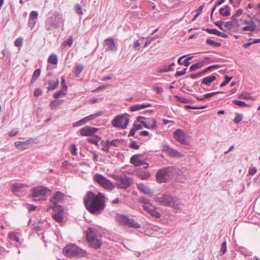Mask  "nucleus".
Segmentation results:
<instances>
[{"label": "nucleus", "mask_w": 260, "mask_h": 260, "mask_svg": "<svg viewBox=\"0 0 260 260\" xmlns=\"http://www.w3.org/2000/svg\"><path fill=\"white\" fill-rule=\"evenodd\" d=\"M126 225L135 229H139L141 227L140 224L136 222L133 219H128Z\"/></svg>", "instance_id": "31"}, {"label": "nucleus", "mask_w": 260, "mask_h": 260, "mask_svg": "<svg viewBox=\"0 0 260 260\" xmlns=\"http://www.w3.org/2000/svg\"><path fill=\"white\" fill-rule=\"evenodd\" d=\"M143 209L152 216L157 218L160 217V213L156 210L155 207L152 204H148V206H143Z\"/></svg>", "instance_id": "17"}, {"label": "nucleus", "mask_w": 260, "mask_h": 260, "mask_svg": "<svg viewBox=\"0 0 260 260\" xmlns=\"http://www.w3.org/2000/svg\"><path fill=\"white\" fill-rule=\"evenodd\" d=\"M131 111H136L141 110L139 104L133 105L129 107Z\"/></svg>", "instance_id": "58"}, {"label": "nucleus", "mask_w": 260, "mask_h": 260, "mask_svg": "<svg viewBox=\"0 0 260 260\" xmlns=\"http://www.w3.org/2000/svg\"><path fill=\"white\" fill-rule=\"evenodd\" d=\"M233 103L237 106L242 107L244 106H247L248 105L246 104L245 102L239 100H234L233 101Z\"/></svg>", "instance_id": "49"}, {"label": "nucleus", "mask_w": 260, "mask_h": 260, "mask_svg": "<svg viewBox=\"0 0 260 260\" xmlns=\"http://www.w3.org/2000/svg\"><path fill=\"white\" fill-rule=\"evenodd\" d=\"M129 147L134 149H138L140 146L135 141H132L129 144Z\"/></svg>", "instance_id": "56"}, {"label": "nucleus", "mask_w": 260, "mask_h": 260, "mask_svg": "<svg viewBox=\"0 0 260 260\" xmlns=\"http://www.w3.org/2000/svg\"><path fill=\"white\" fill-rule=\"evenodd\" d=\"M175 98L177 100V101L182 103H188V99L184 98H181L178 95H176Z\"/></svg>", "instance_id": "61"}, {"label": "nucleus", "mask_w": 260, "mask_h": 260, "mask_svg": "<svg viewBox=\"0 0 260 260\" xmlns=\"http://www.w3.org/2000/svg\"><path fill=\"white\" fill-rule=\"evenodd\" d=\"M203 64L202 62H199L192 64L189 68L190 71H193L198 69H200L202 67Z\"/></svg>", "instance_id": "39"}, {"label": "nucleus", "mask_w": 260, "mask_h": 260, "mask_svg": "<svg viewBox=\"0 0 260 260\" xmlns=\"http://www.w3.org/2000/svg\"><path fill=\"white\" fill-rule=\"evenodd\" d=\"M101 144H102V150H103L104 151L106 152H109V149H110V146H109V144H108V142L107 141H102L101 142Z\"/></svg>", "instance_id": "37"}, {"label": "nucleus", "mask_w": 260, "mask_h": 260, "mask_svg": "<svg viewBox=\"0 0 260 260\" xmlns=\"http://www.w3.org/2000/svg\"><path fill=\"white\" fill-rule=\"evenodd\" d=\"M169 168H165L157 171L156 174L157 181L159 183L165 182L171 177V172Z\"/></svg>", "instance_id": "11"}, {"label": "nucleus", "mask_w": 260, "mask_h": 260, "mask_svg": "<svg viewBox=\"0 0 260 260\" xmlns=\"http://www.w3.org/2000/svg\"><path fill=\"white\" fill-rule=\"evenodd\" d=\"M216 79V77L214 75L209 76L204 78L202 80L201 84H204L207 86H210L212 82Z\"/></svg>", "instance_id": "23"}, {"label": "nucleus", "mask_w": 260, "mask_h": 260, "mask_svg": "<svg viewBox=\"0 0 260 260\" xmlns=\"http://www.w3.org/2000/svg\"><path fill=\"white\" fill-rule=\"evenodd\" d=\"M141 203L144 204L143 206H148V204H152L149 202V201L146 198L142 197L140 199Z\"/></svg>", "instance_id": "62"}, {"label": "nucleus", "mask_w": 260, "mask_h": 260, "mask_svg": "<svg viewBox=\"0 0 260 260\" xmlns=\"http://www.w3.org/2000/svg\"><path fill=\"white\" fill-rule=\"evenodd\" d=\"M108 142V144H109L110 147L111 146H115L117 147L119 143V140L117 139L113 140L112 141L107 140Z\"/></svg>", "instance_id": "46"}, {"label": "nucleus", "mask_w": 260, "mask_h": 260, "mask_svg": "<svg viewBox=\"0 0 260 260\" xmlns=\"http://www.w3.org/2000/svg\"><path fill=\"white\" fill-rule=\"evenodd\" d=\"M113 178L116 181V185L120 189H126L131 186L132 180L124 174L113 175Z\"/></svg>", "instance_id": "8"}, {"label": "nucleus", "mask_w": 260, "mask_h": 260, "mask_svg": "<svg viewBox=\"0 0 260 260\" xmlns=\"http://www.w3.org/2000/svg\"><path fill=\"white\" fill-rule=\"evenodd\" d=\"M41 74V70L40 69H37L35 70V71L34 72L31 78L30 83L31 84H33L37 79L38 78V77L40 76Z\"/></svg>", "instance_id": "33"}, {"label": "nucleus", "mask_w": 260, "mask_h": 260, "mask_svg": "<svg viewBox=\"0 0 260 260\" xmlns=\"http://www.w3.org/2000/svg\"><path fill=\"white\" fill-rule=\"evenodd\" d=\"M172 149V148L170 147L169 145H164L162 146V150L164 152H165V153H166L167 154H168L169 155L170 152L171 151Z\"/></svg>", "instance_id": "53"}, {"label": "nucleus", "mask_w": 260, "mask_h": 260, "mask_svg": "<svg viewBox=\"0 0 260 260\" xmlns=\"http://www.w3.org/2000/svg\"><path fill=\"white\" fill-rule=\"evenodd\" d=\"M173 138L176 141L183 145H189L190 136L182 129H177L173 133Z\"/></svg>", "instance_id": "9"}, {"label": "nucleus", "mask_w": 260, "mask_h": 260, "mask_svg": "<svg viewBox=\"0 0 260 260\" xmlns=\"http://www.w3.org/2000/svg\"><path fill=\"white\" fill-rule=\"evenodd\" d=\"M55 212L52 214V217L56 221L60 223L63 219V211L61 206H51Z\"/></svg>", "instance_id": "12"}, {"label": "nucleus", "mask_w": 260, "mask_h": 260, "mask_svg": "<svg viewBox=\"0 0 260 260\" xmlns=\"http://www.w3.org/2000/svg\"><path fill=\"white\" fill-rule=\"evenodd\" d=\"M98 129L90 126H85L80 129V133L82 136H90L96 133Z\"/></svg>", "instance_id": "18"}, {"label": "nucleus", "mask_w": 260, "mask_h": 260, "mask_svg": "<svg viewBox=\"0 0 260 260\" xmlns=\"http://www.w3.org/2000/svg\"><path fill=\"white\" fill-rule=\"evenodd\" d=\"M206 43L210 46H212L216 48L221 46V44L220 43L215 42L214 41L209 39H207L206 40Z\"/></svg>", "instance_id": "36"}, {"label": "nucleus", "mask_w": 260, "mask_h": 260, "mask_svg": "<svg viewBox=\"0 0 260 260\" xmlns=\"http://www.w3.org/2000/svg\"><path fill=\"white\" fill-rule=\"evenodd\" d=\"M143 125L145 128L154 129L156 127V120L154 118H149L143 122Z\"/></svg>", "instance_id": "21"}, {"label": "nucleus", "mask_w": 260, "mask_h": 260, "mask_svg": "<svg viewBox=\"0 0 260 260\" xmlns=\"http://www.w3.org/2000/svg\"><path fill=\"white\" fill-rule=\"evenodd\" d=\"M150 177L149 172H145L143 174H139V177L142 180H146Z\"/></svg>", "instance_id": "59"}, {"label": "nucleus", "mask_w": 260, "mask_h": 260, "mask_svg": "<svg viewBox=\"0 0 260 260\" xmlns=\"http://www.w3.org/2000/svg\"><path fill=\"white\" fill-rule=\"evenodd\" d=\"M101 137L98 136H94L91 138H89L87 139V141L91 144H95L98 146V143L101 140Z\"/></svg>", "instance_id": "29"}, {"label": "nucleus", "mask_w": 260, "mask_h": 260, "mask_svg": "<svg viewBox=\"0 0 260 260\" xmlns=\"http://www.w3.org/2000/svg\"><path fill=\"white\" fill-rule=\"evenodd\" d=\"M48 86L47 89L49 90H53L57 88L59 84V79L58 78H54L53 80L49 81Z\"/></svg>", "instance_id": "22"}, {"label": "nucleus", "mask_w": 260, "mask_h": 260, "mask_svg": "<svg viewBox=\"0 0 260 260\" xmlns=\"http://www.w3.org/2000/svg\"><path fill=\"white\" fill-rule=\"evenodd\" d=\"M128 219L127 216L119 214L116 216L117 222L121 225H126Z\"/></svg>", "instance_id": "25"}, {"label": "nucleus", "mask_w": 260, "mask_h": 260, "mask_svg": "<svg viewBox=\"0 0 260 260\" xmlns=\"http://www.w3.org/2000/svg\"><path fill=\"white\" fill-rule=\"evenodd\" d=\"M203 30H205L209 34H213L218 36V35L220 34V31L216 29H210L209 28H203Z\"/></svg>", "instance_id": "41"}, {"label": "nucleus", "mask_w": 260, "mask_h": 260, "mask_svg": "<svg viewBox=\"0 0 260 260\" xmlns=\"http://www.w3.org/2000/svg\"><path fill=\"white\" fill-rule=\"evenodd\" d=\"M186 109H203L207 107V106H202L200 107L192 106L190 105H186L185 106Z\"/></svg>", "instance_id": "52"}, {"label": "nucleus", "mask_w": 260, "mask_h": 260, "mask_svg": "<svg viewBox=\"0 0 260 260\" xmlns=\"http://www.w3.org/2000/svg\"><path fill=\"white\" fill-rule=\"evenodd\" d=\"M219 93H223L222 91H216V92H209L207 93L204 94V98L206 99H210L214 95Z\"/></svg>", "instance_id": "51"}, {"label": "nucleus", "mask_w": 260, "mask_h": 260, "mask_svg": "<svg viewBox=\"0 0 260 260\" xmlns=\"http://www.w3.org/2000/svg\"><path fill=\"white\" fill-rule=\"evenodd\" d=\"M94 178L95 181L105 189L112 190L114 188L115 185L112 182L102 175L96 174L95 175Z\"/></svg>", "instance_id": "10"}, {"label": "nucleus", "mask_w": 260, "mask_h": 260, "mask_svg": "<svg viewBox=\"0 0 260 260\" xmlns=\"http://www.w3.org/2000/svg\"><path fill=\"white\" fill-rule=\"evenodd\" d=\"M23 39L22 37L16 39L14 42V45L16 47H21L22 46Z\"/></svg>", "instance_id": "47"}, {"label": "nucleus", "mask_w": 260, "mask_h": 260, "mask_svg": "<svg viewBox=\"0 0 260 260\" xmlns=\"http://www.w3.org/2000/svg\"><path fill=\"white\" fill-rule=\"evenodd\" d=\"M232 79V77H229V76L225 75V80L223 82H222L221 83V84L220 85V87H223V86L226 85V84H228L229 83V82Z\"/></svg>", "instance_id": "50"}, {"label": "nucleus", "mask_w": 260, "mask_h": 260, "mask_svg": "<svg viewBox=\"0 0 260 260\" xmlns=\"http://www.w3.org/2000/svg\"><path fill=\"white\" fill-rule=\"evenodd\" d=\"M9 238L17 242H19V237L15 234V233H10L9 234Z\"/></svg>", "instance_id": "55"}, {"label": "nucleus", "mask_w": 260, "mask_h": 260, "mask_svg": "<svg viewBox=\"0 0 260 260\" xmlns=\"http://www.w3.org/2000/svg\"><path fill=\"white\" fill-rule=\"evenodd\" d=\"M256 26L255 22L253 21H251L250 25L245 26L242 29L244 31H254L256 30Z\"/></svg>", "instance_id": "28"}, {"label": "nucleus", "mask_w": 260, "mask_h": 260, "mask_svg": "<svg viewBox=\"0 0 260 260\" xmlns=\"http://www.w3.org/2000/svg\"><path fill=\"white\" fill-rule=\"evenodd\" d=\"M230 7L228 5L225 6L223 8H221L219 9V13L221 15L224 16H228L230 15Z\"/></svg>", "instance_id": "26"}, {"label": "nucleus", "mask_w": 260, "mask_h": 260, "mask_svg": "<svg viewBox=\"0 0 260 260\" xmlns=\"http://www.w3.org/2000/svg\"><path fill=\"white\" fill-rule=\"evenodd\" d=\"M49 189L43 186H39L34 187L31 189V197L35 201H41L46 200Z\"/></svg>", "instance_id": "6"}, {"label": "nucleus", "mask_w": 260, "mask_h": 260, "mask_svg": "<svg viewBox=\"0 0 260 260\" xmlns=\"http://www.w3.org/2000/svg\"><path fill=\"white\" fill-rule=\"evenodd\" d=\"M105 48L106 51L114 52L117 50V46L114 42V39L108 38L104 41Z\"/></svg>", "instance_id": "15"}, {"label": "nucleus", "mask_w": 260, "mask_h": 260, "mask_svg": "<svg viewBox=\"0 0 260 260\" xmlns=\"http://www.w3.org/2000/svg\"><path fill=\"white\" fill-rule=\"evenodd\" d=\"M42 90L40 88H38L35 89L34 91V96L38 97L42 94Z\"/></svg>", "instance_id": "64"}, {"label": "nucleus", "mask_w": 260, "mask_h": 260, "mask_svg": "<svg viewBox=\"0 0 260 260\" xmlns=\"http://www.w3.org/2000/svg\"><path fill=\"white\" fill-rule=\"evenodd\" d=\"M67 93L65 91H63V90H59L57 92L54 93V98L58 99L61 96L66 95Z\"/></svg>", "instance_id": "44"}, {"label": "nucleus", "mask_w": 260, "mask_h": 260, "mask_svg": "<svg viewBox=\"0 0 260 260\" xmlns=\"http://www.w3.org/2000/svg\"><path fill=\"white\" fill-rule=\"evenodd\" d=\"M70 150L72 155H75L77 154V148L75 144H73L71 145Z\"/></svg>", "instance_id": "54"}, {"label": "nucleus", "mask_w": 260, "mask_h": 260, "mask_svg": "<svg viewBox=\"0 0 260 260\" xmlns=\"http://www.w3.org/2000/svg\"><path fill=\"white\" fill-rule=\"evenodd\" d=\"M221 67V66L219 64H214L210 66L206 69H204L206 73L208 72L212 71L213 69H217Z\"/></svg>", "instance_id": "43"}, {"label": "nucleus", "mask_w": 260, "mask_h": 260, "mask_svg": "<svg viewBox=\"0 0 260 260\" xmlns=\"http://www.w3.org/2000/svg\"><path fill=\"white\" fill-rule=\"evenodd\" d=\"M138 189L145 194H151V190L145 184L140 183L137 184Z\"/></svg>", "instance_id": "24"}, {"label": "nucleus", "mask_w": 260, "mask_h": 260, "mask_svg": "<svg viewBox=\"0 0 260 260\" xmlns=\"http://www.w3.org/2000/svg\"><path fill=\"white\" fill-rule=\"evenodd\" d=\"M84 203L88 211L95 215H100L106 206L105 196L101 192L96 194L90 191L84 197Z\"/></svg>", "instance_id": "1"}, {"label": "nucleus", "mask_w": 260, "mask_h": 260, "mask_svg": "<svg viewBox=\"0 0 260 260\" xmlns=\"http://www.w3.org/2000/svg\"><path fill=\"white\" fill-rule=\"evenodd\" d=\"M63 252L66 255L69 257H82L86 256L87 254L86 250L73 244L66 246L63 248Z\"/></svg>", "instance_id": "5"}, {"label": "nucleus", "mask_w": 260, "mask_h": 260, "mask_svg": "<svg viewBox=\"0 0 260 260\" xmlns=\"http://www.w3.org/2000/svg\"><path fill=\"white\" fill-rule=\"evenodd\" d=\"M126 113L117 115L112 120V125L120 129H125L129 122V118Z\"/></svg>", "instance_id": "7"}, {"label": "nucleus", "mask_w": 260, "mask_h": 260, "mask_svg": "<svg viewBox=\"0 0 260 260\" xmlns=\"http://www.w3.org/2000/svg\"><path fill=\"white\" fill-rule=\"evenodd\" d=\"M102 115V112H97V113H95L94 114H91L89 116H88V118H89V120H91L97 117H99L100 116Z\"/></svg>", "instance_id": "57"}, {"label": "nucleus", "mask_w": 260, "mask_h": 260, "mask_svg": "<svg viewBox=\"0 0 260 260\" xmlns=\"http://www.w3.org/2000/svg\"><path fill=\"white\" fill-rule=\"evenodd\" d=\"M73 43V37L72 36H71L68 37L67 40L63 41L62 45L64 47L67 46L71 47Z\"/></svg>", "instance_id": "40"}, {"label": "nucleus", "mask_w": 260, "mask_h": 260, "mask_svg": "<svg viewBox=\"0 0 260 260\" xmlns=\"http://www.w3.org/2000/svg\"><path fill=\"white\" fill-rule=\"evenodd\" d=\"M141 45V43L140 42V40H138L136 41L135 42V43L133 44V48L135 50H139L140 47Z\"/></svg>", "instance_id": "63"}, {"label": "nucleus", "mask_w": 260, "mask_h": 260, "mask_svg": "<svg viewBox=\"0 0 260 260\" xmlns=\"http://www.w3.org/2000/svg\"><path fill=\"white\" fill-rule=\"evenodd\" d=\"M155 200L160 205L171 207L174 209H179L181 205V201L179 199L169 194L158 196L155 198Z\"/></svg>", "instance_id": "3"}, {"label": "nucleus", "mask_w": 260, "mask_h": 260, "mask_svg": "<svg viewBox=\"0 0 260 260\" xmlns=\"http://www.w3.org/2000/svg\"><path fill=\"white\" fill-rule=\"evenodd\" d=\"M126 225L135 229H139L141 227L140 224L136 222L133 219H128Z\"/></svg>", "instance_id": "32"}, {"label": "nucleus", "mask_w": 260, "mask_h": 260, "mask_svg": "<svg viewBox=\"0 0 260 260\" xmlns=\"http://www.w3.org/2000/svg\"><path fill=\"white\" fill-rule=\"evenodd\" d=\"M66 196L60 191H57L53 193L51 198L50 202L54 204V206H58V204L62 202L65 199Z\"/></svg>", "instance_id": "14"}, {"label": "nucleus", "mask_w": 260, "mask_h": 260, "mask_svg": "<svg viewBox=\"0 0 260 260\" xmlns=\"http://www.w3.org/2000/svg\"><path fill=\"white\" fill-rule=\"evenodd\" d=\"M34 142V140L30 139L23 142L17 141L15 143V146L17 149L23 150L27 149L28 148L27 146L30 144H33Z\"/></svg>", "instance_id": "19"}, {"label": "nucleus", "mask_w": 260, "mask_h": 260, "mask_svg": "<svg viewBox=\"0 0 260 260\" xmlns=\"http://www.w3.org/2000/svg\"><path fill=\"white\" fill-rule=\"evenodd\" d=\"M84 66L82 64H79L76 67L75 74L76 77H78L80 74L83 71Z\"/></svg>", "instance_id": "42"}, {"label": "nucleus", "mask_w": 260, "mask_h": 260, "mask_svg": "<svg viewBox=\"0 0 260 260\" xmlns=\"http://www.w3.org/2000/svg\"><path fill=\"white\" fill-rule=\"evenodd\" d=\"M243 119V115L242 114H237V116L235 117L233 121L235 123L238 124L240 123Z\"/></svg>", "instance_id": "48"}, {"label": "nucleus", "mask_w": 260, "mask_h": 260, "mask_svg": "<svg viewBox=\"0 0 260 260\" xmlns=\"http://www.w3.org/2000/svg\"><path fill=\"white\" fill-rule=\"evenodd\" d=\"M173 70L174 69L173 68H171V67H168V66H161L157 69L156 71L158 73H161L173 71Z\"/></svg>", "instance_id": "27"}, {"label": "nucleus", "mask_w": 260, "mask_h": 260, "mask_svg": "<svg viewBox=\"0 0 260 260\" xmlns=\"http://www.w3.org/2000/svg\"><path fill=\"white\" fill-rule=\"evenodd\" d=\"M226 251V242L225 241L223 242L221 246L220 250V255L221 256L223 255Z\"/></svg>", "instance_id": "45"}, {"label": "nucleus", "mask_w": 260, "mask_h": 260, "mask_svg": "<svg viewBox=\"0 0 260 260\" xmlns=\"http://www.w3.org/2000/svg\"><path fill=\"white\" fill-rule=\"evenodd\" d=\"M75 11H76V12L79 15L83 14L82 8L79 4H76L75 5Z\"/></svg>", "instance_id": "60"}, {"label": "nucleus", "mask_w": 260, "mask_h": 260, "mask_svg": "<svg viewBox=\"0 0 260 260\" xmlns=\"http://www.w3.org/2000/svg\"><path fill=\"white\" fill-rule=\"evenodd\" d=\"M64 19L61 15L59 13L54 14L52 16L47 18L46 21V29L49 31L53 29H56L63 26L64 24Z\"/></svg>", "instance_id": "4"}, {"label": "nucleus", "mask_w": 260, "mask_h": 260, "mask_svg": "<svg viewBox=\"0 0 260 260\" xmlns=\"http://www.w3.org/2000/svg\"><path fill=\"white\" fill-rule=\"evenodd\" d=\"M169 155L171 157H183V154H182L180 152L178 151L177 150L172 148L171 151L170 152Z\"/></svg>", "instance_id": "34"}, {"label": "nucleus", "mask_w": 260, "mask_h": 260, "mask_svg": "<svg viewBox=\"0 0 260 260\" xmlns=\"http://www.w3.org/2000/svg\"><path fill=\"white\" fill-rule=\"evenodd\" d=\"M142 156V154H136L134 155L131 158V163L137 167L143 165V164H145V161L141 159Z\"/></svg>", "instance_id": "20"}, {"label": "nucleus", "mask_w": 260, "mask_h": 260, "mask_svg": "<svg viewBox=\"0 0 260 260\" xmlns=\"http://www.w3.org/2000/svg\"><path fill=\"white\" fill-rule=\"evenodd\" d=\"M243 12V10L241 9H238L236 11V13L232 16V19L233 21H234L236 23L237 22V18L240 16Z\"/></svg>", "instance_id": "38"}, {"label": "nucleus", "mask_w": 260, "mask_h": 260, "mask_svg": "<svg viewBox=\"0 0 260 260\" xmlns=\"http://www.w3.org/2000/svg\"><path fill=\"white\" fill-rule=\"evenodd\" d=\"M63 101V100H53L51 101L50 106L52 109H55L60 105Z\"/></svg>", "instance_id": "35"}, {"label": "nucleus", "mask_w": 260, "mask_h": 260, "mask_svg": "<svg viewBox=\"0 0 260 260\" xmlns=\"http://www.w3.org/2000/svg\"><path fill=\"white\" fill-rule=\"evenodd\" d=\"M86 236L91 247L96 249L101 248L102 243L101 236L95 228H88L86 232Z\"/></svg>", "instance_id": "2"}, {"label": "nucleus", "mask_w": 260, "mask_h": 260, "mask_svg": "<svg viewBox=\"0 0 260 260\" xmlns=\"http://www.w3.org/2000/svg\"><path fill=\"white\" fill-rule=\"evenodd\" d=\"M29 186L25 183H14L12 184L11 188L12 191L16 196H19L21 193L25 191L26 189Z\"/></svg>", "instance_id": "13"}, {"label": "nucleus", "mask_w": 260, "mask_h": 260, "mask_svg": "<svg viewBox=\"0 0 260 260\" xmlns=\"http://www.w3.org/2000/svg\"><path fill=\"white\" fill-rule=\"evenodd\" d=\"M48 62L52 64H56L58 63V57L55 54H51L48 59Z\"/></svg>", "instance_id": "30"}, {"label": "nucleus", "mask_w": 260, "mask_h": 260, "mask_svg": "<svg viewBox=\"0 0 260 260\" xmlns=\"http://www.w3.org/2000/svg\"><path fill=\"white\" fill-rule=\"evenodd\" d=\"M38 17V13L36 11H31L29 16L28 21V26L31 29H33L37 23Z\"/></svg>", "instance_id": "16"}]
</instances>
